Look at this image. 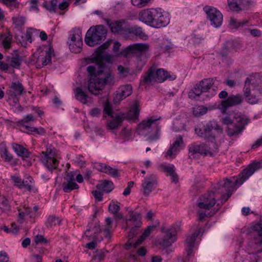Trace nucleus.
Instances as JSON below:
<instances>
[{"label":"nucleus","instance_id":"33","mask_svg":"<svg viewBox=\"0 0 262 262\" xmlns=\"http://www.w3.org/2000/svg\"><path fill=\"white\" fill-rule=\"evenodd\" d=\"M235 43L233 41H228L226 42L220 54L223 57H226L229 53L233 52L235 51Z\"/></svg>","mask_w":262,"mask_h":262},{"label":"nucleus","instance_id":"15","mask_svg":"<svg viewBox=\"0 0 262 262\" xmlns=\"http://www.w3.org/2000/svg\"><path fill=\"white\" fill-rule=\"evenodd\" d=\"M53 52V50L50 48L48 50L41 51L39 53H35L32 61L34 62L37 68H41L51 62Z\"/></svg>","mask_w":262,"mask_h":262},{"label":"nucleus","instance_id":"32","mask_svg":"<svg viewBox=\"0 0 262 262\" xmlns=\"http://www.w3.org/2000/svg\"><path fill=\"white\" fill-rule=\"evenodd\" d=\"M183 143V140L181 136L177 138L174 142L173 143L172 146L167 151L166 156H171L173 155H176L180 150V146Z\"/></svg>","mask_w":262,"mask_h":262},{"label":"nucleus","instance_id":"43","mask_svg":"<svg viewBox=\"0 0 262 262\" xmlns=\"http://www.w3.org/2000/svg\"><path fill=\"white\" fill-rule=\"evenodd\" d=\"M79 42H80L79 46H78V41L76 40H73L72 41H68L69 46V49L71 52L75 53H78L81 51L82 47V38L79 39Z\"/></svg>","mask_w":262,"mask_h":262},{"label":"nucleus","instance_id":"6","mask_svg":"<svg viewBox=\"0 0 262 262\" xmlns=\"http://www.w3.org/2000/svg\"><path fill=\"white\" fill-rule=\"evenodd\" d=\"M149 46L146 43H134L128 46L124 53L126 57L133 56L135 57L138 62V66L142 69L145 64L148 58L147 51Z\"/></svg>","mask_w":262,"mask_h":262},{"label":"nucleus","instance_id":"53","mask_svg":"<svg viewBox=\"0 0 262 262\" xmlns=\"http://www.w3.org/2000/svg\"><path fill=\"white\" fill-rule=\"evenodd\" d=\"M12 20L15 27L18 28L24 25L26 21V18L24 16L18 15L13 17Z\"/></svg>","mask_w":262,"mask_h":262},{"label":"nucleus","instance_id":"40","mask_svg":"<svg viewBox=\"0 0 262 262\" xmlns=\"http://www.w3.org/2000/svg\"><path fill=\"white\" fill-rule=\"evenodd\" d=\"M160 16L156 19V21H154L151 27L159 28L165 27L169 24V20L166 16H164L162 14Z\"/></svg>","mask_w":262,"mask_h":262},{"label":"nucleus","instance_id":"17","mask_svg":"<svg viewBox=\"0 0 262 262\" xmlns=\"http://www.w3.org/2000/svg\"><path fill=\"white\" fill-rule=\"evenodd\" d=\"M10 88L13 91L10 90L8 93V100L15 104L18 102L19 97L24 92V88L19 82H13Z\"/></svg>","mask_w":262,"mask_h":262},{"label":"nucleus","instance_id":"56","mask_svg":"<svg viewBox=\"0 0 262 262\" xmlns=\"http://www.w3.org/2000/svg\"><path fill=\"white\" fill-rule=\"evenodd\" d=\"M25 127L29 132H35L40 135H44L46 134V131L42 127L36 128L27 125L25 126Z\"/></svg>","mask_w":262,"mask_h":262},{"label":"nucleus","instance_id":"44","mask_svg":"<svg viewBox=\"0 0 262 262\" xmlns=\"http://www.w3.org/2000/svg\"><path fill=\"white\" fill-rule=\"evenodd\" d=\"M82 38V33L79 28H75L73 29L69 34L68 41H72L73 40H76L78 41V46L80 44L79 42V39Z\"/></svg>","mask_w":262,"mask_h":262},{"label":"nucleus","instance_id":"7","mask_svg":"<svg viewBox=\"0 0 262 262\" xmlns=\"http://www.w3.org/2000/svg\"><path fill=\"white\" fill-rule=\"evenodd\" d=\"M107 30L103 25L91 27L87 31L85 42L90 47H94L101 43L106 37Z\"/></svg>","mask_w":262,"mask_h":262},{"label":"nucleus","instance_id":"10","mask_svg":"<svg viewBox=\"0 0 262 262\" xmlns=\"http://www.w3.org/2000/svg\"><path fill=\"white\" fill-rule=\"evenodd\" d=\"M129 217L126 220V229H130L128 237L133 238L139 233V228L141 226V215L140 213L130 210Z\"/></svg>","mask_w":262,"mask_h":262},{"label":"nucleus","instance_id":"30","mask_svg":"<svg viewBox=\"0 0 262 262\" xmlns=\"http://www.w3.org/2000/svg\"><path fill=\"white\" fill-rule=\"evenodd\" d=\"M260 81L258 74L250 75L245 81L244 87L250 88V90L252 89V91H256V88L258 86Z\"/></svg>","mask_w":262,"mask_h":262},{"label":"nucleus","instance_id":"20","mask_svg":"<svg viewBox=\"0 0 262 262\" xmlns=\"http://www.w3.org/2000/svg\"><path fill=\"white\" fill-rule=\"evenodd\" d=\"M156 228L155 226H148L144 231L142 235L134 243L133 238H128V239L125 244L124 247L127 250H129L132 247L136 248L138 246L141 245L142 242L148 237L150 234L151 232Z\"/></svg>","mask_w":262,"mask_h":262},{"label":"nucleus","instance_id":"23","mask_svg":"<svg viewBox=\"0 0 262 262\" xmlns=\"http://www.w3.org/2000/svg\"><path fill=\"white\" fill-rule=\"evenodd\" d=\"M132 92V86L130 84L120 86L117 91V94L114 98V103H119L121 100L130 95Z\"/></svg>","mask_w":262,"mask_h":262},{"label":"nucleus","instance_id":"24","mask_svg":"<svg viewBox=\"0 0 262 262\" xmlns=\"http://www.w3.org/2000/svg\"><path fill=\"white\" fill-rule=\"evenodd\" d=\"M101 231L100 226L96 222L89 224L88 228L84 232L85 236L89 240H97L98 233Z\"/></svg>","mask_w":262,"mask_h":262},{"label":"nucleus","instance_id":"52","mask_svg":"<svg viewBox=\"0 0 262 262\" xmlns=\"http://www.w3.org/2000/svg\"><path fill=\"white\" fill-rule=\"evenodd\" d=\"M229 24L233 28H238L247 26L249 21L247 20H238L232 17L230 19Z\"/></svg>","mask_w":262,"mask_h":262},{"label":"nucleus","instance_id":"18","mask_svg":"<svg viewBox=\"0 0 262 262\" xmlns=\"http://www.w3.org/2000/svg\"><path fill=\"white\" fill-rule=\"evenodd\" d=\"M251 229L257 233L258 237L255 239V243L262 245V223L257 222L251 226ZM262 252V249L258 250L256 253H253L250 255L251 262H258L260 257L258 253Z\"/></svg>","mask_w":262,"mask_h":262},{"label":"nucleus","instance_id":"51","mask_svg":"<svg viewBox=\"0 0 262 262\" xmlns=\"http://www.w3.org/2000/svg\"><path fill=\"white\" fill-rule=\"evenodd\" d=\"M43 7L51 12H55L57 6V0L45 1L42 4Z\"/></svg>","mask_w":262,"mask_h":262},{"label":"nucleus","instance_id":"61","mask_svg":"<svg viewBox=\"0 0 262 262\" xmlns=\"http://www.w3.org/2000/svg\"><path fill=\"white\" fill-rule=\"evenodd\" d=\"M12 180L14 183V185L17 187L19 189H22V182L23 180L20 177L13 176L11 177Z\"/></svg>","mask_w":262,"mask_h":262},{"label":"nucleus","instance_id":"41","mask_svg":"<svg viewBox=\"0 0 262 262\" xmlns=\"http://www.w3.org/2000/svg\"><path fill=\"white\" fill-rule=\"evenodd\" d=\"M75 93V96L77 100L83 104H86L88 102V96L80 88H76Z\"/></svg>","mask_w":262,"mask_h":262},{"label":"nucleus","instance_id":"45","mask_svg":"<svg viewBox=\"0 0 262 262\" xmlns=\"http://www.w3.org/2000/svg\"><path fill=\"white\" fill-rule=\"evenodd\" d=\"M128 32L140 37L142 39H146L147 38V36L143 32L142 28L137 26L130 27L128 29Z\"/></svg>","mask_w":262,"mask_h":262},{"label":"nucleus","instance_id":"25","mask_svg":"<svg viewBox=\"0 0 262 262\" xmlns=\"http://www.w3.org/2000/svg\"><path fill=\"white\" fill-rule=\"evenodd\" d=\"M158 169L164 173H167V176L171 177L172 182L177 184L179 182L178 176L176 172V168L173 165L161 164Z\"/></svg>","mask_w":262,"mask_h":262},{"label":"nucleus","instance_id":"42","mask_svg":"<svg viewBox=\"0 0 262 262\" xmlns=\"http://www.w3.org/2000/svg\"><path fill=\"white\" fill-rule=\"evenodd\" d=\"M122 117L121 115H117L114 119L109 121L107 123V127L108 129H116L121 124L122 122Z\"/></svg>","mask_w":262,"mask_h":262},{"label":"nucleus","instance_id":"8","mask_svg":"<svg viewBox=\"0 0 262 262\" xmlns=\"http://www.w3.org/2000/svg\"><path fill=\"white\" fill-rule=\"evenodd\" d=\"M195 132L200 137L213 141L216 136L222 132V129L216 121H210L204 125L202 128H195Z\"/></svg>","mask_w":262,"mask_h":262},{"label":"nucleus","instance_id":"1","mask_svg":"<svg viewBox=\"0 0 262 262\" xmlns=\"http://www.w3.org/2000/svg\"><path fill=\"white\" fill-rule=\"evenodd\" d=\"M98 65L89 66L87 67L88 73L91 77L88 82V90L94 95L102 94V89L106 85H112L114 82V75L109 71L104 68L100 67L96 69Z\"/></svg>","mask_w":262,"mask_h":262},{"label":"nucleus","instance_id":"50","mask_svg":"<svg viewBox=\"0 0 262 262\" xmlns=\"http://www.w3.org/2000/svg\"><path fill=\"white\" fill-rule=\"evenodd\" d=\"M108 210L114 215V216L117 220H120L122 218V214L118 213L120 210V207L117 204L113 202L111 203L108 207Z\"/></svg>","mask_w":262,"mask_h":262},{"label":"nucleus","instance_id":"46","mask_svg":"<svg viewBox=\"0 0 262 262\" xmlns=\"http://www.w3.org/2000/svg\"><path fill=\"white\" fill-rule=\"evenodd\" d=\"M0 155L1 158L7 162H10L13 159L12 155L8 152L7 147L3 144L0 145Z\"/></svg>","mask_w":262,"mask_h":262},{"label":"nucleus","instance_id":"2","mask_svg":"<svg viewBox=\"0 0 262 262\" xmlns=\"http://www.w3.org/2000/svg\"><path fill=\"white\" fill-rule=\"evenodd\" d=\"M261 165L260 162L252 163L243 170V172L238 175V178L232 177L220 181L215 185L213 189H215L217 193H224L225 191L232 192L236 185H241L261 167Z\"/></svg>","mask_w":262,"mask_h":262},{"label":"nucleus","instance_id":"48","mask_svg":"<svg viewBox=\"0 0 262 262\" xmlns=\"http://www.w3.org/2000/svg\"><path fill=\"white\" fill-rule=\"evenodd\" d=\"M219 208L217 209H211V210H205L204 211L199 210L198 214L199 215L198 220L200 222H203L204 219L206 216H213L217 211Z\"/></svg>","mask_w":262,"mask_h":262},{"label":"nucleus","instance_id":"62","mask_svg":"<svg viewBox=\"0 0 262 262\" xmlns=\"http://www.w3.org/2000/svg\"><path fill=\"white\" fill-rule=\"evenodd\" d=\"M59 221L55 216H49L47 221V226H55L59 224Z\"/></svg>","mask_w":262,"mask_h":262},{"label":"nucleus","instance_id":"58","mask_svg":"<svg viewBox=\"0 0 262 262\" xmlns=\"http://www.w3.org/2000/svg\"><path fill=\"white\" fill-rule=\"evenodd\" d=\"M150 0H132V4L138 8H142L146 6Z\"/></svg>","mask_w":262,"mask_h":262},{"label":"nucleus","instance_id":"19","mask_svg":"<svg viewBox=\"0 0 262 262\" xmlns=\"http://www.w3.org/2000/svg\"><path fill=\"white\" fill-rule=\"evenodd\" d=\"M157 184V177L154 174H151L145 177L141 184L142 189L144 195H148L154 189Z\"/></svg>","mask_w":262,"mask_h":262},{"label":"nucleus","instance_id":"13","mask_svg":"<svg viewBox=\"0 0 262 262\" xmlns=\"http://www.w3.org/2000/svg\"><path fill=\"white\" fill-rule=\"evenodd\" d=\"M188 157L191 159L199 158V156H212L208 146L202 143L194 142L188 146Z\"/></svg>","mask_w":262,"mask_h":262},{"label":"nucleus","instance_id":"38","mask_svg":"<svg viewBox=\"0 0 262 262\" xmlns=\"http://www.w3.org/2000/svg\"><path fill=\"white\" fill-rule=\"evenodd\" d=\"M22 185V189L29 191L32 190L34 187V179L30 176H26L23 180Z\"/></svg>","mask_w":262,"mask_h":262},{"label":"nucleus","instance_id":"4","mask_svg":"<svg viewBox=\"0 0 262 262\" xmlns=\"http://www.w3.org/2000/svg\"><path fill=\"white\" fill-rule=\"evenodd\" d=\"M160 117L156 118L152 116L147 120H143L138 125L137 133L138 135L147 137V140L149 142L156 141L159 138L161 127L158 121Z\"/></svg>","mask_w":262,"mask_h":262},{"label":"nucleus","instance_id":"28","mask_svg":"<svg viewBox=\"0 0 262 262\" xmlns=\"http://www.w3.org/2000/svg\"><path fill=\"white\" fill-rule=\"evenodd\" d=\"M39 36L42 41H46L48 38V36L45 31H40L34 28H30L27 30L26 32L27 39L30 43L32 41V38L35 36Z\"/></svg>","mask_w":262,"mask_h":262},{"label":"nucleus","instance_id":"5","mask_svg":"<svg viewBox=\"0 0 262 262\" xmlns=\"http://www.w3.org/2000/svg\"><path fill=\"white\" fill-rule=\"evenodd\" d=\"M176 75H171L163 69H157L156 66L151 67L146 75L143 77L141 83L143 85L152 84L155 82H163L167 79L173 80L176 78Z\"/></svg>","mask_w":262,"mask_h":262},{"label":"nucleus","instance_id":"12","mask_svg":"<svg viewBox=\"0 0 262 262\" xmlns=\"http://www.w3.org/2000/svg\"><path fill=\"white\" fill-rule=\"evenodd\" d=\"M217 193L214 189V190L208 191L201 196L197 201L199 208L204 210H211V208L216 203V199H218Z\"/></svg>","mask_w":262,"mask_h":262},{"label":"nucleus","instance_id":"64","mask_svg":"<svg viewBox=\"0 0 262 262\" xmlns=\"http://www.w3.org/2000/svg\"><path fill=\"white\" fill-rule=\"evenodd\" d=\"M34 242L36 244H47L48 241L41 235H37L34 237Z\"/></svg>","mask_w":262,"mask_h":262},{"label":"nucleus","instance_id":"37","mask_svg":"<svg viewBox=\"0 0 262 262\" xmlns=\"http://www.w3.org/2000/svg\"><path fill=\"white\" fill-rule=\"evenodd\" d=\"M244 0H228L230 9L236 12H238L244 9Z\"/></svg>","mask_w":262,"mask_h":262},{"label":"nucleus","instance_id":"60","mask_svg":"<svg viewBox=\"0 0 262 262\" xmlns=\"http://www.w3.org/2000/svg\"><path fill=\"white\" fill-rule=\"evenodd\" d=\"M2 2L10 8H16L18 6L17 0H1Z\"/></svg>","mask_w":262,"mask_h":262},{"label":"nucleus","instance_id":"22","mask_svg":"<svg viewBox=\"0 0 262 262\" xmlns=\"http://www.w3.org/2000/svg\"><path fill=\"white\" fill-rule=\"evenodd\" d=\"M139 102L136 100L132 105L130 109L126 114H122L121 116L123 119H126L127 120L132 121L136 122L139 120L140 113Z\"/></svg>","mask_w":262,"mask_h":262},{"label":"nucleus","instance_id":"31","mask_svg":"<svg viewBox=\"0 0 262 262\" xmlns=\"http://www.w3.org/2000/svg\"><path fill=\"white\" fill-rule=\"evenodd\" d=\"M244 96L245 97L246 101L250 104H255L258 102V93L260 94V92L256 93L255 91H253V94L251 93L250 88H244Z\"/></svg>","mask_w":262,"mask_h":262},{"label":"nucleus","instance_id":"57","mask_svg":"<svg viewBox=\"0 0 262 262\" xmlns=\"http://www.w3.org/2000/svg\"><path fill=\"white\" fill-rule=\"evenodd\" d=\"M207 112V107L203 105H201L194 108L193 111V114L195 116H202L206 114Z\"/></svg>","mask_w":262,"mask_h":262},{"label":"nucleus","instance_id":"49","mask_svg":"<svg viewBox=\"0 0 262 262\" xmlns=\"http://www.w3.org/2000/svg\"><path fill=\"white\" fill-rule=\"evenodd\" d=\"M203 93H204L202 89L200 83L196 84L194 88L189 91L188 96L190 98L194 99L196 96H199Z\"/></svg>","mask_w":262,"mask_h":262},{"label":"nucleus","instance_id":"14","mask_svg":"<svg viewBox=\"0 0 262 262\" xmlns=\"http://www.w3.org/2000/svg\"><path fill=\"white\" fill-rule=\"evenodd\" d=\"M203 10L207 15V19L210 20L211 26L218 28L222 25L223 16L219 10L210 6H205Z\"/></svg>","mask_w":262,"mask_h":262},{"label":"nucleus","instance_id":"16","mask_svg":"<svg viewBox=\"0 0 262 262\" xmlns=\"http://www.w3.org/2000/svg\"><path fill=\"white\" fill-rule=\"evenodd\" d=\"M243 100L241 94L230 95L226 99L222 100L218 107L223 114H226L228 108L241 104Z\"/></svg>","mask_w":262,"mask_h":262},{"label":"nucleus","instance_id":"34","mask_svg":"<svg viewBox=\"0 0 262 262\" xmlns=\"http://www.w3.org/2000/svg\"><path fill=\"white\" fill-rule=\"evenodd\" d=\"M12 147L14 151L19 157L26 158L30 157V152L22 145L14 143L13 144Z\"/></svg>","mask_w":262,"mask_h":262},{"label":"nucleus","instance_id":"47","mask_svg":"<svg viewBox=\"0 0 262 262\" xmlns=\"http://www.w3.org/2000/svg\"><path fill=\"white\" fill-rule=\"evenodd\" d=\"M215 78H208L202 80L200 83L204 93L208 92L214 84Z\"/></svg>","mask_w":262,"mask_h":262},{"label":"nucleus","instance_id":"59","mask_svg":"<svg viewBox=\"0 0 262 262\" xmlns=\"http://www.w3.org/2000/svg\"><path fill=\"white\" fill-rule=\"evenodd\" d=\"M21 60L18 55L13 56L11 60V66L14 68H18L20 66Z\"/></svg>","mask_w":262,"mask_h":262},{"label":"nucleus","instance_id":"21","mask_svg":"<svg viewBox=\"0 0 262 262\" xmlns=\"http://www.w3.org/2000/svg\"><path fill=\"white\" fill-rule=\"evenodd\" d=\"M65 182L62 184V187L63 192L69 193L73 190L77 189L79 188L78 185L75 182V173L74 172L70 171L68 172L65 177Z\"/></svg>","mask_w":262,"mask_h":262},{"label":"nucleus","instance_id":"3","mask_svg":"<svg viewBox=\"0 0 262 262\" xmlns=\"http://www.w3.org/2000/svg\"><path fill=\"white\" fill-rule=\"evenodd\" d=\"M223 124L227 125L226 133L230 137H238L249 123V119L238 114H230L221 119Z\"/></svg>","mask_w":262,"mask_h":262},{"label":"nucleus","instance_id":"54","mask_svg":"<svg viewBox=\"0 0 262 262\" xmlns=\"http://www.w3.org/2000/svg\"><path fill=\"white\" fill-rule=\"evenodd\" d=\"M110 44V41H107L98 47L96 50L97 56L99 58L102 57L103 51L109 47Z\"/></svg>","mask_w":262,"mask_h":262},{"label":"nucleus","instance_id":"36","mask_svg":"<svg viewBox=\"0 0 262 262\" xmlns=\"http://www.w3.org/2000/svg\"><path fill=\"white\" fill-rule=\"evenodd\" d=\"M244 0H228L230 9L236 12H238L244 9Z\"/></svg>","mask_w":262,"mask_h":262},{"label":"nucleus","instance_id":"63","mask_svg":"<svg viewBox=\"0 0 262 262\" xmlns=\"http://www.w3.org/2000/svg\"><path fill=\"white\" fill-rule=\"evenodd\" d=\"M103 112L110 116L113 113L112 105L108 101H106L104 105Z\"/></svg>","mask_w":262,"mask_h":262},{"label":"nucleus","instance_id":"27","mask_svg":"<svg viewBox=\"0 0 262 262\" xmlns=\"http://www.w3.org/2000/svg\"><path fill=\"white\" fill-rule=\"evenodd\" d=\"M201 228L195 231L191 235L187 236L185 241L186 249L187 254L189 256L193 255L192 248L194 246V244L196 238L201 232Z\"/></svg>","mask_w":262,"mask_h":262},{"label":"nucleus","instance_id":"29","mask_svg":"<svg viewBox=\"0 0 262 262\" xmlns=\"http://www.w3.org/2000/svg\"><path fill=\"white\" fill-rule=\"evenodd\" d=\"M154 14L152 12V9L142 10L139 14V19L141 21L152 26L154 22L152 21V17Z\"/></svg>","mask_w":262,"mask_h":262},{"label":"nucleus","instance_id":"26","mask_svg":"<svg viewBox=\"0 0 262 262\" xmlns=\"http://www.w3.org/2000/svg\"><path fill=\"white\" fill-rule=\"evenodd\" d=\"M95 167L99 171L107 173L114 178L120 176V173L117 169L102 163H96Z\"/></svg>","mask_w":262,"mask_h":262},{"label":"nucleus","instance_id":"11","mask_svg":"<svg viewBox=\"0 0 262 262\" xmlns=\"http://www.w3.org/2000/svg\"><path fill=\"white\" fill-rule=\"evenodd\" d=\"M179 229L180 227L178 225H173L169 228L162 227L161 231L164 233V235L157 240V243L165 248L170 246L176 240V233Z\"/></svg>","mask_w":262,"mask_h":262},{"label":"nucleus","instance_id":"55","mask_svg":"<svg viewBox=\"0 0 262 262\" xmlns=\"http://www.w3.org/2000/svg\"><path fill=\"white\" fill-rule=\"evenodd\" d=\"M12 35L8 33L2 41V44L5 49H8L11 47Z\"/></svg>","mask_w":262,"mask_h":262},{"label":"nucleus","instance_id":"9","mask_svg":"<svg viewBox=\"0 0 262 262\" xmlns=\"http://www.w3.org/2000/svg\"><path fill=\"white\" fill-rule=\"evenodd\" d=\"M39 158L41 163L49 171H50V173L58 166L59 161L56 149L54 148H51V146L48 147L46 151H42Z\"/></svg>","mask_w":262,"mask_h":262},{"label":"nucleus","instance_id":"39","mask_svg":"<svg viewBox=\"0 0 262 262\" xmlns=\"http://www.w3.org/2000/svg\"><path fill=\"white\" fill-rule=\"evenodd\" d=\"M160 16L156 19V21H154L151 27L159 28L165 27L169 24V20L166 16H164L162 14Z\"/></svg>","mask_w":262,"mask_h":262},{"label":"nucleus","instance_id":"35","mask_svg":"<svg viewBox=\"0 0 262 262\" xmlns=\"http://www.w3.org/2000/svg\"><path fill=\"white\" fill-rule=\"evenodd\" d=\"M96 187L98 190L103 192L109 193L114 189V184L111 181L104 180L100 182Z\"/></svg>","mask_w":262,"mask_h":262}]
</instances>
